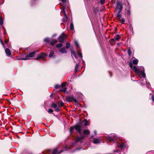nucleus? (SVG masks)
<instances>
[{
  "label": "nucleus",
  "instance_id": "nucleus-1",
  "mask_svg": "<svg viewBox=\"0 0 154 154\" xmlns=\"http://www.w3.org/2000/svg\"><path fill=\"white\" fill-rule=\"evenodd\" d=\"M129 65L131 68L132 69L134 72H138L141 75L143 76H145V74L143 71H140L137 67L136 66H133L132 63L131 62H129Z\"/></svg>",
  "mask_w": 154,
  "mask_h": 154
},
{
  "label": "nucleus",
  "instance_id": "nucleus-2",
  "mask_svg": "<svg viewBox=\"0 0 154 154\" xmlns=\"http://www.w3.org/2000/svg\"><path fill=\"white\" fill-rule=\"evenodd\" d=\"M66 100L68 102H74L75 103H78V101L74 98L73 96H71L67 97L66 98Z\"/></svg>",
  "mask_w": 154,
  "mask_h": 154
},
{
  "label": "nucleus",
  "instance_id": "nucleus-3",
  "mask_svg": "<svg viewBox=\"0 0 154 154\" xmlns=\"http://www.w3.org/2000/svg\"><path fill=\"white\" fill-rule=\"evenodd\" d=\"M36 52V51H34L26 55L25 56L26 58H23L22 59L23 60H26L28 59L27 58L28 57H34Z\"/></svg>",
  "mask_w": 154,
  "mask_h": 154
},
{
  "label": "nucleus",
  "instance_id": "nucleus-4",
  "mask_svg": "<svg viewBox=\"0 0 154 154\" xmlns=\"http://www.w3.org/2000/svg\"><path fill=\"white\" fill-rule=\"evenodd\" d=\"M65 38V35L64 33H62L61 35H60L58 38V40L59 42L61 43H63L64 41V38Z\"/></svg>",
  "mask_w": 154,
  "mask_h": 154
},
{
  "label": "nucleus",
  "instance_id": "nucleus-5",
  "mask_svg": "<svg viewBox=\"0 0 154 154\" xmlns=\"http://www.w3.org/2000/svg\"><path fill=\"white\" fill-rule=\"evenodd\" d=\"M106 138L107 140L111 142L112 141H114L115 140H116L118 138L116 135H114L113 137L108 136L106 137Z\"/></svg>",
  "mask_w": 154,
  "mask_h": 154
},
{
  "label": "nucleus",
  "instance_id": "nucleus-6",
  "mask_svg": "<svg viewBox=\"0 0 154 154\" xmlns=\"http://www.w3.org/2000/svg\"><path fill=\"white\" fill-rule=\"evenodd\" d=\"M74 128L80 134H82L81 126L80 125H76L74 126Z\"/></svg>",
  "mask_w": 154,
  "mask_h": 154
},
{
  "label": "nucleus",
  "instance_id": "nucleus-7",
  "mask_svg": "<svg viewBox=\"0 0 154 154\" xmlns=\"http://www.w3.org/2000/svg\"><path fill=\"white\" fill-rule=\"evenodd\" d=\"M47 55L46 54L42 53L37 56V57L36 58V59L37 60H38L42 58L45 57L47 56Z\"/></svg>",
  "mask_w": 154,
  "mask_h": 154
},
{
  "label": "nucleus",
  "instance_id": "nucleus-8",
  "mask_svg": "<svg viewBox=\"0 0 154 154\" xmlns=\"http://www.w3.org/2000/svg\"><path fill=\"white\" fill-rule=\"evenodd\" d=\"M122 8L123 7L122 4L119 2H117L115 10L117 11L118 9H122Z\"/></svg>",
  "mask_w": 154,
  "mask_h": 154
},
{
  "label": "nucleus",
  "instance_id": "nucleus-9",
  "mask_svg": "<svg viewBox=\"0 0 154 154\" xmlns=\"http://www.w3.org/2000/svg\"><path fill=\"white\" fill-rule=\"evenodd\" d=\"M85 138V136L83 135L81 137H76L75 138V140L76 142H79L80 143L82 142V139Z\"/></svg>",
  "mask_w": 154,
  "mask_h": 154
},
{
  "label": "nucleus",
  "instance_id": "nucleus-10",
  "mask_svg": "<svg viewBox=\"0 0 154 154\" xmlns=\"http://www.w3.org/2000/svg\"><path fill=\"white\" fill-rule=\"evenodd\" d=\"M143 76V77L141 78L140 79V83L142 85L145 84L146 82V79L145 78V75L144 76Z\"/></svg>",
  "mask_w": 154,
  "mask_h": 154
},
{
  "label": "nucleus",
  "instance_id": "nucleus-11",
  "mask_svg": "<svg viewBox=\"0 0 154 154\" xmlns=\"http://www.w3.org/2000/svg\"><path fill=\"white\" fill-rule=\"evenodd\" d=\"M94 139L93 140V141L94 143H99L101 141V140L100 139H96L95 138H94Z\"/></svg>",
  "mask_w": 154,
  "mask_h": 154
},
{
  "label": "nucleus",
  "instance_id": "nucleus-12",
  "mask_svg": "<svg viewBox=\"0 0 154 154\" xmlns=\"http://www.w3.org/2000/svg\"><path fill=\"white\" fill-rule=\"evenodd\" d=\"M132 58L134 59L133 60V63L134 64H137L138 62V60L134 57H133Z\"/></svg>",
  "mask_w": 154,
  "mask_h": 154
},
{
  "label": "nucleus",
  "instance_id": "nucleus-13",
  "mask_svg": "<svg viewBox=\"0 0 154 154\" xmlns=\"http://www.w3.org/2000/svg\"><path fill=\"white\" fill-rule=\"evenodd\" d=\"M5 52L7 55L8 56H9L11 54V51L8 48L6 49Z\"/></svg>",
  "mask_w": 154,
  "mask_h": 154
},
{
  "label": "nucleus",
  "instance_id": "nucleus-14",
  "mask_svg": "<svg viewBox=\"0 0 154 154\" xmlns=\"http://www.w3.org/2000/svg\"><path fill=\"white\" fill-rule=\"evenodd\" d=\"M59 51L62 53H66L67 51L66 50L65 48H63L60 49Z\"/></svg>",
  "mask_w": 154,
  "mask_h": 154
},
{
  "label": "nucleus",
  "instance_id": "nucleus-15",
  "mask_svg": "<svg viewBox=\"0 0 154 154\" xmlns=\"http://www.w3.org/2000/svg\"><path fill=\"white\" fill-rule=\"evenodd\" d=\"M57 40L56 39H55L52 41V42H50V44L51 45H53L57 43Z\"/></svg>",
  "mask_w": 154,
  "mask_h": 154
},
{
  "label": "nucleus",
  "instance_id": "nucleus-16",
  "mask_svg": "<svg viewBox=\"0 0 154 154\" xmlns=\"http://www.w3.org/2000/svg\"><path fill=\"white\" fill-rule=\"evenodd\" d=\"M83 132L85 134H90V131L88 129L85 130L83 131Z\"/></svg>",
  "mask_w": 154,
  "mask_h": 154
},
{
  "label": "nucleus",
  "instance_id": "nucleus-17",
  "mask_svg": "<svg viewBox=\"0 0 154 154\" xmlns=\"http://www.w3.org/2000/svg\"><path fill=\"white\" fill-rule=\"evenodd\" d=\"M63 104H64V103L62 101H61V100L60 101L58 102V104L59 106L60 107H61V106H63Z\"/></svg>",
  "mask_w": 154,
  "mask_h": 154
},
{
  "label": "nucleus",
  "instance_id": "nucleus-18",
  "mask_svg": "<svg viewBox=\"0 0 154 154\" xmlns=\"http://www.w3.org/2000/svg\"><path fill=\"white\" fill-rule=\"evenodd\" d=\"M118 147L120 148L121 149L124 148H125V146L123 143H122L121 145L118 146H117Z\"/></svg>",
  "mask_w": 154,
  "mask_h": 154
},
{
  "label": "nucleus",
  "instance_id": "nucleus-19",
  "mask_svg": "<svg viewBox=\"0 0 154 154\" xmlns=\"http://www.w3.org/2000/svg\"><path fill=\"white\" fill-rule=\"evenodd\" d=\"M120 38V36L119 35H117L116 37H115V39L116 41H118Z\"/></svg>",
  "mask_w": 154,
  "mask_h": 154
},
{
  "label": "nucleus",
  "instance_id": "nucleus-20",
  "mask_svg": "<svg viewBox=\"0 0 154 154\" xmlns=\"http://www.w3.org/2000/svg\"><path fill=\"white\" fill-rule=\"evenodd\" d=\"M57 106V105L54 103H53L51 104V107L53 108H55Z\"/></svg>",
  "mask_w": 154,
  "mask_h": 154
},
{
  "label": "nucleus",
  "instance_id": "nucleus-21",
  "mask_svg": "<svg viewBox=\"0 0 154 154\" xmlns=\"http://www.w3.org/2000/svg\"><path fill=\"white\" fill-rule=\"evenodd\" d=\"M70 27L71 29L73 30L74 29V26L72 23H70Z\"/></svg>",
  "mask_w": 154,
  "mask_h": 154
},
{
  "label": "nucleus",
  "instance_id": "nucleus-22",
  "mask_svg": "<svg viewBox=\"0 0 154 154\" xmlns=\"http://www.w3.org/2000/svg\"><path fill=\"white\" fill-rule=\"evenodd\" d=\"M63 45L62 44H59L56 45V47L57 48H60Z\"/></svg>",
  "mask_w": 154,
  "mask_h": 154
},
{
  "label": "nucleus",
  "instance_id": "nucleus-23",
  "mask_svg": "<svg viewBox=\"0 0 154 154\" xmlns=\"http://www.w3.org/2000/svg\"><path fill=\"white\" fill-rule=\"evenodd\" d=\"M60 108L59 107L57 106L55 108V110L57 111V112H59L60 111Z\"/></svg>",
  "mask_w": 154,
  "mask_h": 154
},
{
  "label": "nucleus",
  "instance_id": "nucleus-24",
  "mask_svg": "<svg viewBox=\"0 0 154 154\" xmlns=\"http://www.w3.org/2000/svg\"><path fill=\"white\" fill-rule=\"evenodd\" d=\"M54 54V53L53 51H51L49 55V57H52L53 56Z\"/></svg>",
  "mask_w": 154,
  "mask_h": 154
},
{
  "label": "nucleus",
  "instance_id": "nucleus-25",
  "mask_svg": "<svg viewBox=\"0 0 154 154\" xmlns=\"http://www.w3.org/2000/svg\"><path fill=\"white\" fill-rule=\"evenodd\" d=\"M84 125L85 126H86L88 125L87 121L86 119H85L84 120Z\"/></svg>",
  "mask_w": 154,
  "mask_h": 154
},
{
  "label": "nucleus",
  "instance_id": "nucleus-26",
  "mask_svg": "<svg viewBox=\"0 0 154 154\" xmlns=\"http://www.w3.org/2000/svg\"><path fill=\"white\" fill-rule=\"evenodd\" d=\"M128 55L129 56H131V50L130 49H128Z\"/></svg>",
  "mask_w": 154,
  "mask_h": 154
},
{
  "label": "nucleus",
  "instance_id": "nucleus-27",
  "mask_svg": "<svg viewBox=\"0 0 154 154\" xmlns=\"http://www.w3.org/2000/svg\"><path fill=\"white\" fill-rule=\"evenodd\" d=\"M70 46V44L69 43H67L66 44V48L68 49L69 48Z\"/></svg>",
  "mask_w": 154,
  "mask_h": 154
},
{
  "label": "nucleus",
  "instance_id": "nucleus-28",
  "mask_svg": "<svg viewBox=\"0 0 154 154\" xmlns=\"http://www.w3.org/2000/svg\"><path fill=\"white\" fill-rule=\"evenodd\" d=\"M116 17L117 18L119 19L121 18V14H120L117 13Z\"/></svg>",
  "mask_w": 154,
  "mask_h": 154
},
{
  "label": "nucleus",
  "instance_id": "nucleus-29",
  "mask_svg": "<svg viewBox=\"0 0 154 154\" xmlns=\"http://www.w3.org/2000/svg\"><path fill=\"white\" fill-rule=\"evenodd\" d=\"M57 149H54L53 151V152H52V154H56V153H57Z\"/></svg>",
  "mask_w": 154,
  "mask_h": 154
},
{
  "label": "nucleus",
  "instance_id": "nucleus-30",
  "mask_svg": "<svg viewBox=\"0 0 154 154\" xmlns=\"http://www.w3.org/2000/svg\"><path fill=\"white\" fill-rule=\"evenodd\" d=\"M63 13H64V16L66 17V20H64V21H65L67 20V17L66 16V13H65V12L64 11H63Z\"/></svg>",
  "mask_w": 154,
  "mask_h": 154
},
{
  "label": "nucleus",
  "instance_id": "nucleus-31",
  "mask_svg": "<svg viewBox=\"0 0 154 154\" xmlns=\"http://www.w3.org/2000/svg\"><path fill=\"white\" fill-rule=\"evenodd\" d=\"M120 21L122 23H123L125 21L124 18H121L120 19H119Z\"/></svg>",
  "mask_w": 154,
  "mask_h": 154
},
{
  "label": "nucleus",
  "instance_id": "nucleus-32",
  "mask_svg": "<svg viewBox=\"0 0 154 154\" xmlns=\"http://www.w3.org/2000/svg\"><path fill=\"white\" fill-rule=\"evenodd\" d=\"M79 66V64H77L75 66V71H77L78 70V67Z\"/></svg>",
  "mask_w": 154,
  "mask_h": 154
},
{
  "label": "nucleus",
  "instance_id": "nucleus-33",
  "mask_svg": "<svg viewBox=\"0 0 154 154\" xmlns=\"http://www.w3.org/2000/svg\"><path fill=\"white\" fill-rule=\"evenodd\" d=\"M53 112V110L51 109H49L48 111V112L49 113H51Z\"/></svg>",
  "mask_w": 154,
  "mask_h": 154
},
{
  "label": "nucleus",
  "instance_id": "nucleus-34",
  "mask_svg": "<svg viewBox=\"0 0 154 154\" xmlns=\"http://www.w3.org/2000/svg\"><path fill=\"white\" fill-rule=\"evenodd\" d=\"M72 56H74L76 58V56L75 55V52L74 51H72L71 52Z\"/></svg>",
  "mask_w": 154,
  "mask_h": 154
},
{
  "label": "nucleus",
  "instance_id": "nucleus-35",
  "mask_svg": "<svg viewBox=\"0 0 154 154\" xmlns=\"http://www.w3.org/2000/svg\"><path fill=\"white\" fill-rule=\"evenodd\" d=\"M74 129H75L74 126V127H71L70 128V132H72Z\"/></svg>",
  "mask_w": 154,
  "mask_h": 154
},
{
  "label": "nucleus",
  "instance_id": "nucleus-36",
  "mask_svg": "<svg viewBox=\"0 0 154 154\" xmlns=\"http://www.w3.org/2000/svg\"><path fill=\"white\" fill-rule=\"evenodd\" d=\"M150 95L151 96V99L152 101H154V96L151 94H150Z\"/></svg>",
  "mask_w": 154,
  "mask_h": 154
},
{
  "label": "nucleus",
  "instance_id": "nucleus-37",
  "mask_svg": "<svg viewBox=\"0 0 154 154\" xmlns=\"http://www.w3.org/2000/svg\"><path fill=\"white\" fill-rule=\"evenodd\" d=\"M44 41L47 43H49V40L48 38H46L45 39H44Z\"/></svg>",
  "mask_w": 154,
  "mask_h": 154
},
{
  "label": "nucleus",
  "instance_id": "nucleus-38",
  "mask_svg": "<svg viewBox=\"0 0 154 154\" xmlns=\"http://www.w3.org/2000/svg\"><path fill=\"white\" fill-rule=\"evenodd\" d=\"M105 2V0H100V3L101 4H103Z\"/></svg>",
  "mask_w": 154,
  "mask_h": 154
},
{
  "label": "nucleus",
  "instance_id": "nucleus-39",
  "mask_svg": "<svg viewBox=\"0 0 154 154\" xmlns=\"http://www.w3.org/2000/svg\"><path fill=\"white\" fill-rule=\"evenodd\" d=\"M75 45H76V46L77 47H79V45L78 44V42L77 41H75Z\"/></svg>",
  "mask_w": 154,
  "mask_h": 154
},
{
  "label": "nucleus",
  "instance_id": "nucleus-40",
  "mask_svg": "<svg viewBox=\"0 0 154 154\" xmlns=\"http://www.w3.org/2000/svg\"><path fill=\"white\" fill-rule=\"evenodd\" d=\"M3 24V20H2L1 21H0V25L1 26H2Z\"/></svg>",
  "mask_w": 154,
  "mask_h": 154
},
{
  "label": "nucleus",
  "instance_id": "nucleus-41",
  "mask_svg": "<svg viewBox=\"0 0 154 154\" xmlns=\"http://www.w3.org/2000/svg\"><path fill=\"white\" fill-rule=\"evenodd\" d=\"M60 87V86L59 85H56L55 86V88L56 89H57L59 88Z\"/></svg>",
  "mask_w": 154,
  "mask_h": 154
},
{
  "label": "nucleus",
  "instance_id": "nucleus-42",
  "mask_svg": "<svg viewBox=\"0 0 154 154\" xmlns=\"http://www.w3.org/2000/svg\"><path fill=\"white\" fill-rule=\"evenodd\" d=\"M78 54L81 57H82V54L81 53L79 52H78Z\"/></svg>",
  "mask_w": 154,
  "mask_h": 154
},
{
  "label": "nucleus",
  "instance_id": "nucleus-43",
  "mask_svg": "<svg viewBox=\"0 0 154 154\" xmlns=\"http://www.w3.org/2000/svg\"><path fill=\"white\" fill-rule=\"evenodd\" d=\"M122 9H119V10L118 11V14H120L121 11H122Z\"/></svg>",
  "mask_w": 154,
  "mask_h": 154
},
{
  "label": "nucleus",
  "instance_id": "nucleus-44",
  "mask_svg": "<svg viewBox=\"0 0 154 154\" xmlns=\"http://www.w3.org/2000/svg\"><path fill=\"white\" fill-rule=\"evenodd\" d=\"M66 88H64L62 89V91L64 92H65L66 91Z\"/></svg>",
  "mask_w": 154,
  "mask_h": 154
},
{
  "label": "nucleus",
  "instance_id": "nucleus-45",
  "mask_svg": "<svg viewBox=\"0 0 154 154\" xmlns=\"http://www.w3.org/2000/svg\"><path fill=\"white\" fill-rule=\"evenodd\" d=\"M130 11L129 10H128L127 11V14L128 15H130Z\"/></svg>",
  "mask_w": 154,
  "mask_h": 154
},
{
  "label": "nucleus",
  "instance_id": "nucleus-46",
  "mask_svg": "<svg viewBox=\"0 0 154 154\" xmlns=\"http://www.w3.org/2000/svg\"><path fill=\"white\" fill-rule=\"evenodd\" d=\"M66 85V83H63V84H62L61 86L62 87V88L63 86H65Z\"/></svg>",
  "mask_w": 154,
  "mask_h": 154
},
{
  "label": "nucleus",
  "instance_id": "nucleus-47",
  "mask_svg": "<svg viewBox=\"0 0 154 154\" xmlns=\"http://www.w3.org/2000/svg\"><path fill=\"white\" fill-rule=\"evenodd\" d=\"M0 42H1V43L2 44L3 46H4V43H3V41H2L1 39H0Z\"/></svg>",
  "mask_w": 154,
  "mask_h": 154
},
{
  "label": "nucleus",
  "instance_id": "nucleus-48",
  "mask_svg": "<svg viewBox=\"0 0 154 154\" xmlns=\"http://www.w3.org/2000/svg\"><path fill=\"white\" fill-rule=\"evenodd\" d=\"M147 87L149 88L150 86V85L149 84H148L146 85Z\"/></svg>",
  "mask_w": 154,
  "mask_h": 154
},
{
  "label": "nucleus",
  "instance_id": "nucleus-49",
  "mask_svg": "<svg viewBox=\"0 0 154 154\" xmlns=\"http://www.w3.org/2000/svg\"><path fill=\"white\" fill-rule=\"evenodd\" d=\"M119 150L118 149L117 150H114V152H118L119 151H118Z\"/></svg>",
  "mask_w": 154,
  "mask_h": 154
},
{
  "label": "nucleus",
  "instance_id": "nucleus-50",
  "mask_svg": "<svg viewBox=\"0 0 154 154\" xmlns=\"http://www.w3.org/2000/svg\"><path fill=\"white\" fill-rule=\"evenodd\" d=\"M8 42V40H6L5 41V43L6 44H7Z\"/></svg>",
  "mask_w": 154,
  "mask_h": 154
},
{
  "label": "nucleus",
  "instance_id": "nucleus-51",
  "mask_svg": "<svg viewBox=\"0 0 154 154\" xmlns=\"http://www.w3.org/2000/svg\"><path fill=\"white\" fill-rule=\"evenodd\" d=\"M111 40H112V41H115V39H111Z\"/></svg>",
  "mask_w": 154,
  "mask_h": 154
},
{
  "label": "nucleus",
  "instance_id": "nucleus-52",
  "mask_svg": "<svg viewBox=\"0 0 154 154\" xmlns=\"http://www.w3.org/2000/svg\"><path fill=\"white\" fill-rule=\"evenodd\" d=\"M67 148H67V146H66L65 147V149H67Z\"/></svg>",
  "mask_w": 154,
  "mask_h": 154
},
{
  "label": "nucleus",
  "instance_id": "nucleus-53",
  "mask_svg": "<svg viewBox=\"0 0 154 154\" xmlns=\"http://www.w3.org/2000/svg\"><path fill=\"white\" fill-rule=\"evenodd\" d=\"M120 154H124L123 152H121L120 153Z\"/></svg>",
  "mask_w": 154,
  "mask_h": 154
},
{
  "label": "nucleus",
  "instance_id": "nucleus-54",
  "mask_svg": "<svg viewBox=\"0 0 154 154\" xmlns=\"http://www.w3.org/2000/svg\"><path fill=\"white\" fill-rule=\"evenodd\" d=\"M94 133L95 134H96V131H94Z\"/></svg>",
  "mask_w": 154,
  "mask_h": 154
},
{
  "label": "nucleus",
  "instance_id": "nucleus-55",
  "mask_svg": "<svg viewBox=\"0 0 154 154\" xmlns=\"http://www.w3.org/2000/svg\"><path fill=\"white\" fill-rule=\"evenodd\" d=\"M52 96H53V94H51V95H50V97H52Z\"/></svg>",
  "mask_w": 154,
  "mask_h": 154
},
{
  "label": "nucleus",
  "instance_id": "nucleus-56",
  "mask_svg": "<svg viewBox=\"0 0 154 154\" xmlns=\"http://www.w3.org/2000/svg\"><path fill=\"white\" fill-rule=\"evenodd\" d=\"M62 152V151H61L60 152H59V153H61V152Z\"/></svg>",
  "mask_w": 154,
  "mask_h": 154
},
{
  "label": "nucleus",
  "instance_id": "nucleus-57",
  "mask_svg": "<svg viewBox=\"0 0 154 154\" xmlns=\"http://www.w3.org/2000/svg\"><path fill=\"white\" fill-rule=\"evenodd\" d=\"M110 75V76H111V74Z\"/></svg>",
  "mask_w": 154,
  "mask_h": 154
}]
</instances>
